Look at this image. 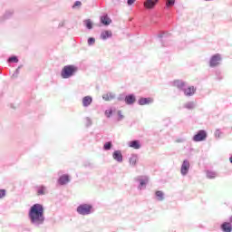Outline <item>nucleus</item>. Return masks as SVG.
I'll use <instances>...</instances> for the list:
<instances>
[{
  "label": "nucleus",
  "mask_w": 232,
  "mask_h": 232,
  "mask_svg": "<svg viewBox=\"0 0 232 232\" xmlns=\"http://www.w3.org/2000/svg\"><path fill=\"white\" fill-rule=\"evenodd\" d=\"M37 195H46V188L44 186L38 188Z\"/></svg>",
  "instance_id": "412c9836"
},
{
  "label": "nucleus",
  "mask_w": 232,
  "mask_h": 232,
  "mask_svg": "<svg viewBox=\"0 0 232 232\" xmlns=\"http://www.w3.org/2000/svg\"><path fill=\"white\" fill-rule=\"evenodd\" d=\"M129 162L130 166H137V162H139V158L137 157V155H132L129 159Z\"/></svg>",
  "instance_id": "f3484780"
},
{
  "label": "nucleus",
  "mask_w": 232,
  "mask_h": 232,
  "mask_svg": "<svg viewBox=\"0 0 232 232\" xmlns=\"http://www.w3.org/2000/svg\"><path fill=\"white\" fill-rule=\"evenodd\" d=\"M181 174L188 175V171H189V161L188 160H185L181 166Z\"/></svg>",
  "instance_id": "423d86ee"
},
{
  "label": "nucleus",
  "mask_w": 232,
  "mask_h": 232,
  "mask_svg": "<svg viewBox=\"0 0 232 232\" xmlns=\"http://www.w3.org/2000/svg\"><path fill=\"white\" fill-rule=\"evenodd\" d=\"M229 222H230V224H232V216L229 218Z\"/></svg>",
  "instance_id": "c9c22d12"
},
{
  "label": "nucleus",
  "mask_w": 232,
  "mask_h": 232,
  "mask_svg": "<svg viewBox=\"0 0 232 232\" xmlns=\"http://www.w3.org/2000/svg\"><path fill=\"white\" fill-rule=\"evenodd\" d=\"M221 229L224 232H231L232 231V225L229 222H224L221 225Z\"/></svg>",
  "instance_id": "9b49d317"
},
{
  "label": "nucleus",
  "mask_w": 232,
  "mask_h": 232,
  "mask_svg": "<svg viewBox=\"0 0 232 232\" xmlns=\"http://www.w3.org/2000/svg\"><path fill=\"white\" fill-rule=\"evenodd\" d=\"M140 186H146V182L144 181V179H141L140 181Z\"/></svg>",
  "instance_id": "f704fd0d"
},
{
  "label": "nucleus",
  "mask_w": 232,
  "mask_h": 232,
  "mask_svg": "<svg viewBox=\"0 0 232 232\" xmlns=\"http://www.w3.org/2000/svg\"><path fill=\"white\" fill-rule=\"evenodd\" d=\"M155 5H157V0H147L144 2V6L148 10H151V8H154Z\"/></svg>",
  "instance_id": "0eeeda50"
},
{
  "label": "nucleus",
  "mask_w": 232,
  "mask_h": 232,
  "mask_svg": "<svg viewBox=\"0 0 232 232\" xmlns=\"http://www.w3.org/2000/svg\"><path fill=\"white\" fill-rule=\"evenodd\" d=\"M175 5V0H168L167 6H173Z\"/></svg>",
  "instance_id": "cd10ccee"
},
{
  "label": "nucleus",
  "mask_w": 232,
  "mask_h": 232,
  "mask_svg": "<svg viewBox=\"0 0 232 232\" xmlns=\"http://www.w3.org/2000/svg\"><path fill=\"white\" fill-rule=\"evenodd\" d=\"M208 179H215V174H210L209 173L208 174Z\"/></svg>",
  "instance_id": "72a5a7b5"
},
{
  "label": "nucleus",
  "mask_w": 232,
  "mask_h": 232,
  "mask_svg": "<svg viewBox=\"0 0 232 232\" xmlns=\"http://www.w3.org/2000/svg\"><path fill=\"white\" fill-rule=\"evenodd\" d=\"M85 24H86V27L89 29V30H92V28H93V25L92 24V21L90 20H86L85 21Z\"/></svg>",
  "instance_id": "b1692460"
},
{
  "label": "nucleus",
  "mask_w": 232,
  "mask_h": 232,
  "mask_svg": "<svg viewBox=\"0 0 232 232\" xmlns=\"http://www.w3.org/2000/svg\"><path fill=\"white\" fill-rule=\"evenodd\" d=\"M112 157L114 160H117L118 162H122V153H121V150L114 151Z\"/></svg>",
  "instance_id": "f8f14e48"
},
{
  "label": "nucleus",
  "mask_w": 232,
  "mask_h": 232,
  "mask_svg": "<svg viewBox=\"0 0 232 232\" xmlns=\"http://www.w3.org/2000/svg\"><path fill=\"white\" fill-rule=\"evenodd\" d=\"M29 218L33 224H43L44 222V208L41 204H34L29 211Z\"/></svg>",
  "instance_id": "f257e3e1"
},
{
  "label": "nucleus",
  "mask_w": 232,
  "mask_h": 232,
  "mask_svg": "<svg viewBox=\"0 0 232 232\" xmlns=\"http://www.w3.org/2000/svg\"><path fill=\"white\" fill-rule=\"evenodd\" d=\"M153 102V99L151 98H140L139 100L140 106H146V104H151Z\"/></svg>",
  "instance_id": "6e6552de"
},
{
  "label": "nucleus",
  "mask_w": 232,
  "mask_h": 232,
  "mask_svg": "<svg viewBox=\"0 0 232 232\" xmlns=\"http://www.w3.org/2000/svg\"><path fill=\"white\" fill-rule=\"evenodd\" d=\"M185 108H187L188 110H193V108H195V103L188 102L185 105Z\"/></svg>",
  "instance_id": "393cba45"
},
{
  "label": "nucleus",
  "mask_w": 232,
  "mask_h": 232,
  "mask_svg": "<svg viewBox=\"0 0 232 232\" xmlns=\"http://www.w3.org/2000/svg\"><path fill=\"white\" fill-rule=\"evenodd\" d=\"M118 115H119L118 121H122V119H124V115H122V111H119Z\"/></svg>",
  "instance_id": "c756f323"
},
{
  "label": "nucleus",
  "mask_w": 232,
  "mask_h": 232,
  "mask_svg": "<svg viewBox=\"0 0 232 232\" xmlns=\"http://www.w3.org/2000/svg\"><path fill=\"white\" fill-rule=\"evenodd\" d=\"M6 195V190L5 189H0V198H3Z\"/></svg>",
  "instance_id": "c85d7f7f"
},
{
  "label": "nucleus",
  "mask_w": 232,
  "mask_h": 232,
  "mask_svg": "<svg viewBox=\"0 0 232 232\" xmlns=\"http://www.w3.org/2000/svg\"><path fill=\"white\" fill-rule=\"evenodd\" d=\"M208 138V132L206 130H201L193 137L194 142H202V140H206Z\"/></svg>",
  "instance_id": "20e7f679"
},
{
  "label": "nucleus",
  "mask_w": 232,
  "mask_h": 232,
  "mask_svg": "<svg viewBox=\"0 0 232 232\" xmlns=\"http://www.w3.org/2000/svg\"><path fill=\"white\" fill-rule=\"evenodd\" d=\"M156 197L158 198V200L162 201L164 200V192L158 190L156 191Z\"/></svg>",
  "instance_id": "4be33fe9"
},
{
  "label": "nucleus",
  "mask_w": 232,
  "mask_h": 232,
  "mask_svg": "<svg viewBox=\"0 0 232 232\" xmlns=\"http://www.w3.org/2000/svg\"><path fill=\"white\" fill-rule=\"evenodd\" d=\"M77 72V67L73 65H67L64 66L62 71V77L63 79H69V77H72Z\"/></svg>",
  "instance_id": "f03ea898"
},
{
  "label": "nucleus",
  "mask_w": 232,
  "mask_h": 232,
  "mask_svg": "<svg viewBox=\"0 0 232 232\" xmlns=\"http://www.w3.org/2000/svg\"><path fill=\"white\" fill-rule=\"evenodd\" d=\"M137 101V98H135V95L129 94L125 97V102L126 104H134V102Z\"/></svg>",
  "instance_id": "1a4fd4ad"
},
{
  "label": "nucleus",
  "mask_w": 232,
  "mask_h": 232,
  "mask_svg": "<svg viewBox=\"0 0 232 232\" xmlns=\"http://www.w3.org/2000/svg\"><path fill=\"white\" fill-rule=\"evenodd\" d=\"M102 99L104 101H113V99H115V96L111 92H107L102 95Z\"/></svg>",
  "instance_id": "6ab92c4d"
},
{
  "label": "nucleus",
  "mask_w": 232,
  "mask_h": 232,
  "mask_svg": "<svg viewBox=\"0 0 232 232\" xmlns=\"http://www.w3.org/2000/svg\"><path fill=\"white\" fill-rule=\"evenodd\" d=\"M81 5H82V3H81V1H76L73 5V8H75V6H81Z\"/></svg>",
  "instance_id": "2f4dec72"
},
{
  "label": "nucleus",
  "mask_w": 232,
  "mask_h": 232,
  "mask_svg": "<svg viewBox=\"0 0 232 232\" xmlns=\"http://www.w3.org/2000/svg\"><path fill=\"white\" fill-rule=\"evenodd\" d=\"M95 44V38H89L88 39V44Z\"/></svg>",
  "instance_id": "7c9ffc66"
},
{
  "label": "nucleus",
  "mask_w": 232,
  "mask_h": 232,
  "mask_svg": "<svg viewBox=\"0 0 232 232\" xmlns=\"http://www.w3.org/2000/svg\"><path fill=\"white\" fill-rule=\"evenodd\" d=\"M220 61H222V57L220 54L216 53L210 58L209 65L211 68H215V66H218L220 64Z\"/></svg>",
  "instance_id": "39448f33"
},
{
  "label": "nucleus",
  "mask_w": 232,
  "mask_h": 232,
  "mask_svg": "<svg viewBox=\"0 0 232 232\" xmlns=\"http://www.w3.org/2000/svg\"><path fill=\"white\" fill-rule=\"evenodd\" d=\"M133 3H135V0H128L127 4L129 5V6H131V5H133Z\"/></svg>",
  "instance_id": "473e14b6"
},
{
  "label": "nucleus",
  "mask_w": 232,
  "mask_h": 232,
  "mask_svg": "<svg viewBox=\"0 0 232 232\" xmlns=\"http://www.w3.org/2000/svg\"><path fill=\"white\" fill-rule=\"evenodd\" d=\"M130 148H133L134 150H140V142L139 140H132L129 143Z\"/></svg>",
  "instance_id": "2eb2a0df"
},
{
  "label": "nucleus",
  "mask_w": 232,
  "mask_h": 232,
  "mask_svg": "<svg viewBox=\"0 0 232 232\" xmlns=\"http://www.w3.org/2000/svg\"><path fill=\"white\" fill-rule=\"evenodd\" d=\"M103 150H105L106 151H108V150H111V142H106L103 146Z\"/></svg>",
  "instance_id": "5701e85b"
},
{
  "label": "nucleus",
  "mask_w": 232,
  "mask_h": 232,
  "mask_svg": "<svg viewBox=\"0 0 232 232\" xmlns=\"http://www.w3.org/2000/svg\"><path fill=\"white\" fill-rule=\"evenodd\" d=\"M77 212L80 215H90L92 213V206L88 204L80 205L77 208Z\"/></svg>",
  "instance_id": "7ed1b4c3"
},
{
  "label": "nucleus",
  "mask_w": 232,
  "mask_h": 232,
  "mask_svg": "<svg viewBox=\"0 0 232 232\" xmlns=\"http://www.w3.org/2000/svg\"><path fill=\"white\" fill-rule=\"evenodd\" d=\"M92 97H90V96H85V97L82 99V105H83L84 107H88V106H90V104H92Z\"/></svg>",
  "instance_id": "a211bd4d"
},
{
  "label": "nucleus",
  "mask_w": 232,
  "mask_h": 232,
  "mask_svg": "<svg viewBox=\"0 0 232 232\" xmlns=\"http://www.w3.org/2000/svg\"><path fill=\"white\" fill-rule=\"evenodd\" d=\"M8 62L9 63H19V59H17V57H15V56H13L8 59Z\"/></svg>",
  "instance_id": "a878e982"
},
{
  "label": "nucleus",
  "mask_w": 232,
  "mask_h": 232,
  "mask_svg": "<svg viewBox=\"0 0 232 232\" xmlns=\"http://www.w3.org/2000/svg\"><path fill=\"white\" fill-rule=\"evenodd\" d=\"M101 37L103 40L110 39V37H111V31H103L101 34Z\"/></svg>",
  "instance_id": "aec40b11"
},
{
  "label": "nucleus",
  "mask_w": 232,
  "mask_h": 232,
  "mask_svg": "<svg viewBox=\"0 0 232 232\" xmlns=\"http://www.w3.org/2000/svg\"><path fill=\"white\" fill-rule=\"evenodd\" d=\"M59 184L61 186H64V184H68L70 182V176L68 175H63L58 179Z\"/></svg>",
  "instance_id": "9d476101"
},
{
  "label": "nucleus",
  "mask_w": 232,
  "mask_h": 232,
  "mask_svg": "<svg viewBox=\"0 0 232 232\" xmlns=\"http://www.w3.org/2000/svg\"><path fill=\"white\" fill-rule=\"evenodd\" d=\"M173 84L175 88H179V90H182L186 86V83L180 80L174 81Z\"/></svg>",
  "instance_id": "4468645a"
},
{
  "label": "nucleus",
  "mask_w": 232,
  "mask_h": 232,
  "mask_svg": "<svg viewBox=\"0 0 232 232\" xmlns=\"http://www.w3.org/2000/svg\"><path fill=\"white\" fill-rule=\"evenodd\" d=\"M101 23L105 26H108L109 24H111V19L108 17V14H105L101 17Z\"/></svg>",
  "instance_id": "ddd939ff"
},
{
  "label": "nucleus",
  "mask_w": 232,
  "mask_h": 232,
  "mask_svg": "<svg viewBox=\"0 0 232 232\" xmlns=\"http://www.w3.org/2000/svg\"><path fill=\"white\" fill-rule=\"evenodd\" d=\"M112 113H113V111L111 110L105 111V115H106V117H108V119H110L111 117Z\"/></svg>",
  "instance_id": "bb28decb"
},
{
  "label": "nucleus",
  "mask_w": 232,
  "mask_h": 232,
  "mask_svg": "<svg viewBox=\"0 0 232 232\" xmlns=\"http://www.w3.org/2000/svg\"><path fill=\"white\" fill-rule=\"evenodd\" d=\"M196 89L194 86H190L184 91L185 95L191 96L195 93Z\"/></svg>",
  "instance_id": "dca6fc26"
}]
</instances>
